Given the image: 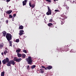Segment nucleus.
<instances>
[{
    "label": "nucleus",
    "instance_id": "f257e3e1",
    "mask_svg": "<svg viewBox=\"0 0 76 76\" xmlns=\"http://www.w3.org/2000/svg\"><path fill=\"white\" fill-rule=\"evenodd\" d=\"M6 37L7 41H9L10 46L12 47V41H10V40H12V34H10L7 33L6 35Z\"/></svg>",
    "mask_w": 76,
    "mask_h": 76
},
{
    "label": "nucleus",
    "instance_id": "f03ea898",
    "mask_svg": "<svg viewBox=\"0 0 76 76\" xmlns=\"http://www.w3.org/2000/svg\"><path fill=\"white\" fill-rule=\"evenodd\" d=\"M26 60H27L26 61H27V63L28 64L31 65V64L33 63V62H32V59L31 58V57H28V58L26 59Z\"/></svg>",
    "mask_w": 76,
    "mask_h": 76
},
{
    "label": "nucleus",
    "instance_id": "7ed1b4c3",
    "mask_svg": "<svg viewBox=\"0 0 76 76\" xmlns=\"http://www.w3.org/2000/svg\"><path fill=\"white\" fill-rule=\"evenodd\" d=\"M6 64L7 66H11V64H12V65L15 64V62L13 60H10L8 63L7 64Z\"/></svg>",
    "mask_w": 76,
    "mask_h": 76
},
{
    "label": "nucleus",
    "instance_id": "20e7f679",
    "mask_svg": "<svg viewBox=\"0 0 76 76\" xmlns=\"http://www.w3.org/2000/svg\"><path fill=\"white\" fill-rule=\"evenodd\" d=\"M9 61V58H6L2 61V63L4 64H5L6 63H8Z\"/></svg>",
    "mask_w": 76,
    "mask_h": 76
},
{
    "label": "nucleus",
    "instance_id": "39448f33",
    "mask_svg": "<svg viewBox=\"0 0 76 76\" xmlns=\"http://www.w3.org/2000/svg\"><path fill=\"white\" fill-rule=\"evenodd\" d=\"M22 60V58H18L16 57H15L13 59V61H16V62H20Z\"/></svg>",
    "mask_w": 76,
    "mask_h": 76
},
{
    "label": "nucleus",
    "instance_id": "423d86ee",
    "mask_svg": "<svg viewBox=\"0 0 76 76\" xmlns=\"http://www.w3.org/2000/svg\"><path fill=\"white\" fill-rule=\"evenodd\" d=\"M48 11L46 13V15H51V10L50 9L49 7H48Z\"/></svg>",
    "mask_w": 76,
    "mask_h": 76
},
{
    "label": "nucleus",
    "instance_id": "0eeeda50",
    "mask_svg": "<svg viewBox=\"0 0 76 76\" xmlns=\"http://www.w3.org/2000/svg\"><path fill=\"white\" fill-rule=\"evenodd\" d=\"M19 34L20 36H22L23 34V33L24 32V31L23 30H21L19 31Z\"/></svg>",
    "mask_w": 76,
    "mask_h": 76
},
{
    "label": "nucleus",
    "instance_id": "6e6552de",
    "mask_svg": "<svg viewBox=\"0 0 76 76\" xmlns=\"http://www.w3.org/2000/svg\"><path fill=\"white\" fill-rule=\"evenodd\" d=\"M60 20L61 22V25H63V24L64 23V22H65V20L64 19L61 18L60 19Z\"/></svg>",
    "mask_w": 76,
    "mask_h": 76
},
{
    "label": "nucleus",
    "instance_id": "1a4fd4ad",
    "mask_svg": "<svg viewBox=\"0 0 76 76\" xmlns=\"http://www.w3.org/2000/svg\"><path fill=\"white\" fill-rule=\"evenodd\" d=\"M13 11L12 10H9L8 11H7L6 12V13L7 14H8V15H10L12 12Z\"/></svg>",
    "mask_w": 76,
    "mask_h": 76
},
{
    "label": "nucleus",
    "instance_id": "9d476101",
    "mask_svg": "<svg viewBox=\"0 0 76 76\" xmlns=\"http://www.w3.org/2000/svg\"><path fill=\"white\" fill-rule=\"evenodd\" d=\"M28 1V0H25L24 1H23V6H25L26 4V3Z\"/></svg>",
    "mask_w": 76,
    "mask_h": 76
},
{
    "label": "nucleus",
    "instance_id": "9b49d317",
    "mask_svg": "<svg viewBox=\"0 0 76 76\" xmlns=\"http://www.w3.org/2000/svg\"><path fill=\"white\" fill-rule=\"evenodd\" d=\"M7 34V33H6V32L5 31H4L2 32V34H3V36L4 37H6V34Z\"/></svg>",
    "mask_w": 76,
    "mask_h": 76
},
{
    "label": "nucleus",
    "instance_id": "f8f14e48",
    "mask_svg": "<svg viewBox=\"0 0 76 76\" xmlns=\"http://www.w3.org/2000/svg\"><path fill=\"white\" fill-rule=\"evenodd\" d=\"M44 69L43 68L40 69V73H42H42L44 72Z\"/></svg>",
    "mask_w": 76,
    "mask_h": 76
},
{
    "label": "nucleus",
    "instance_id": "ddd939ff",
    "mask_svg": "<svg viewBox=\"0 0 76 76\" xmlns=\"http://www.w3.org/2000/svg\"><path fill=\"white\" fill-rule=\"evenodd\" d=\"M3 46H4V44L2 43H1L0 44V48L1 49L3 47Z\"/></svg>",
    "mask_w": 76,
    "mask_h": 76
},
{
    "label": "nucleus",
    "instance_id": "4468645a",
    "mask_svg": "<svg viewBox=\"0 0 76 76\" xmlns=\"http://www.w3.org/2000/svg\"><path fill=\"white\" fill-rule=\"evenodd\" d=\"M17 56L19 58H20V57H22V55L20 53H17Z\"/></svg>",
    "mask_w": 76,
    "mask_h": 76
},
{
    "label": "nucleus",
    "instance_id": "2eb2a0df",
    "mask_svg": "<svg viewBox=\"0 0 76 76\" xmlns=\"http://www.w3.org/2000/svg\"><path fill=\"white\" fill-rule=\"evenodd\" d=\"M19 29H23V26L21 25L18 28Z\"/></svg>",
    "mask_w": 76,
    "mask_h": 76
},
{
    "label": "nucleus",
    "instance_id": "dca6fc26",
    "mask_svg": "<svg viewBox=\"0 0 76 76\" xmlns=\"http://www.w3.org/2000/svg\"><path fill=\"white\" fill-rule=\"evenodd\" d=\"M48 70H50V69H51L53 68V66H51L50 65L48 66Z\"/></svg>",
    "mask_w": 76,
    "mask_h": 76
},
{
    "label": "nucleus",
    "instance_id": "f3484780",
    "mask_svg": "<svg viewBox=\"0 0 76 76\" xmlns=\"http://www.w3.org/2000/svg\"><path fill=\"white\" fill-rule=\"evenodd\" d=\"M22 57L23 58H25V57H26V55L24 54H23L22 55Z\"/></svg>",
    "mask_w": 76,
    "mask_h": 76
},
{
    "label": "nucleus",
    "instance_id": "a211bd4d",
    "mask_svg": "<svg viewBox=\"0 0 76 76\" xmlns=\"http://www.w3.org/2000/svg\"><path fill=\"white\" fill-rule=\"evenodd\" d=\"M66 47H64L63 49L62 48H61V51H64L65 50H66Z\"/></svg>",
    "mask_w": 76,
    "mask_h": 76
},
{
    "label": "nucleus",
    "instance_id": "6ab92c4d",
    "mask_svg": "<svg viewBox=\"0 0 76 76\" xmlns=\"http://www.w3.org/2000/svg\"><path fill=\"white\" fill-rule=\"evenodd\" d=\"M20 51V49H18L16 50V52L18 53H19Z\"/></svg>",
    "mask_w": 76,
    "mask_h": 76
},
{
    "label": "nucleus",
    "instance_id": "aec40b11",
    "mask_svg": "<svg viewBox=\"0 0 76 76\" xmlns=\"http://www.w3.org/2000/svg\"><path fill=\"white\" fill-rule=\"evenodd\" d=\"M36 67V65H34L31 66V68L32 69H34Z\"/></svg>",
    "mask_w": 76,
    "mask_h": 76
},
{
    "label": "nucleus",
    "instance_id": "412c9836",
    "mask_svg": "<svg viewBox=\"0 0 76 76\" xmlns=\"http://www.w3.org/2000/svg\"><path fill=\"white\" fill-rule=\"evenodd\" d=\"M8 53V51H7V50H6L4 52V55H6V53Z\"/></svg>",
    "mask_w": 76,
    "mask_h": 76
},
{
    "label": "nucleus",
    "instance_id": "4be33fe9",
    "mask_svg": "<svg viewBox=\"0 0 76 76\" xmlns=\"http://www.w3.org/2000/svg\"><path fill=\"white\" fill-rule=\"evenodd\" d=\"M1 76H4V72H2L1 73Z\"/></svg>",
    "mask_w": 76,
    "mask_h": 76
},
{
    "label": "nucleus",
    "instance_id": "5701e85b",
    "mask_svg": "<svg viewBox=\"0 0 76 76\" xmlns=\"http://www.w3.org/2000/svg\"><path fill=\"white\" fill-rule=\"evenodd\" d=\"M13 18V16H12V15L10 14L9 15V19H11V18Z\"/></svg>",
    "mask_w": 76,
    "mask_h": 76
},
{
    "label": "nucleus",
    "instance_id": "b1692460",
    "mask_svg": "<svg viewBox=\"0 0 76 76\" xmlns=\"http://www.w3.org/2000/svg\"><path fill=\"white\" fill-rule=\"evenodd\" d=\"M48 26H52L53 24L52 23H49L48 24Z\"/></svg>",
    "mask_w": 76,
    "mask_h": 76
},
{
    "label": "nucleus",
    "instance_id": "393cba45",
    "mask_svg": "<svg viewBox=\"0 0 76 76\" xmlns=\"http://www.w3.org/2000/svg\"><path fill=\"white\" fill-rule=\"evenodd\" d=\"M45 1H48V2H49V3H51V1L50 0H45Z\"/></svg>",
    "mask_w": 76,
    "mask_h": 76
},
{
    "label": "nucleus",
    "instance_id": "a878e982",
    "mask_svg": "<svg viewBox=\"0 0 76 76\" xmlns=\"http://www.w3.org/2000/svg\"><path fill=\"white\" fill-rule=\"evenodd\" d=\"M31 7H32V8H34V7H35V5H34V4H32L31 6Z\"/></svg>",
    "mask_w": 76,
    "mask_h": 76
},
{
    "label": "nucleus",
    "instance_id": "bb28decb",
    "mask_svg": "<svg viewBox=\"0 0 76 76\" xmlns=\"http://www.w3.org/2000/svg\"><path fill=\"white\" fill-rule=\"evenodd\" d=\"M54 12H60V11H59V10H56Z\"/></svg>",
    "mask_w": 76,
    "mask_h": 76
},
{
    "label": "nucleus",
    "instance_id": "cd10ccee",
    "mask_svg": "<svg viewBox=\"0 0 76 76\" xmlns=\"http://www.w3.org/2000/svg\"><path fill=\"white\" fill-rule=\"evenodd\" d=\"M16 42H19V39H16Z\"/></svg>",
    "mask_w": 76,
    "mask_h": 76
},
{
    "label": "nucleus",
    "instance_id": "c85d7f7f",
    "mask_svg": "<svg viewBox=\"0 0 76 76\" xmlns=\"http://www.w3.org/2000/svg\"><path fill=\"white\" fill-rule=\"evenodd\" d=\"M63 18H63L64 20L65 19H66L67 17H66V16L64 15L63 16Z\"/></svg>",
    "mask_w": 76,
    "mask_h": 76
},
{
    "label": "nucleus",
    "instance_id": "c756f323",
    "mask_svg": "<svg viewBox=\"0 0 76 76\" xmlns=\"http://www.w3.org/2000/svg\"><path fill=\"white\" fill-rule=\"evenodd\" d=\"M23 52L24 53H27V51H26V50H23Z\"/></svg>",
    "mask_w": 76,
    "mask_h": 76
},
{
    "label": "nucleus",
    "instance_id": "7c9ffc66",
    "mask_svg": "<svg viewBox=\"0 0 76 76\" xmlns=\"http://www.w3.org/2000/svg\"><path fill=\"white\" fill-rule=\"evenodd\" d=\"M29 5L30 7H31V6H32V4H31V2H30L29 3Z\"/></svg>",
    "mask_w": 76,
    "mask_h": 76
},
{
    "label": "nucleus",
    "instance_id": "2f4dec72",
    "mask_svg": "<svg viewBox=\"0 0 76 76\" xmlns=\"http://www.w3.org/2000/svg\"><path fill=\"white\" fill-rule=\"evenodd\" d=\"M30 68V67L28 65L27 66V70H29Z\"/></svg>",
    "mask_w": 76,
    "mask_h": 76
},
{
    "label": "nucleus",
    "instance_id": "473e14b6",
    "mask_svg": "<svg viewBox=\"0 0 76 76\" xmlns=\"http://www.w3.org/2000/svg\"><path fill=\"white\" fill-rule=\"evenodd\" d=\"M45 70H48V66L46 67V68H45Z\"/></svg>",
    "mask_w": 76,
    "mask_h": 76
},
{
    "label": "nucleus",
    "instance_id": "72a5a7b5",
    "mask_svg": "<svg viewBox=\"0 0 76 76\" xmlns=\"http://www.w3.org/2000/svg\"><path fill=\"white\" fill-rule=\"evenodd\" d=\"M53 21V19H50L49 20V22H52Z\"/></svg>",
    "mask_w": 76,
    "mask_h": 76
},
{
    "label": "nucleus",
    "instance_id": "f704fd0d",
    "mask_svg": "<svg viewBox=\"0 0 76 76\" xmlns=\"http://www.w3.org/2000/svg\"><path fill=\"white\" fill-rule=\"evenodd\" d=\"M16 16V14H14L13 15V17H15Z\"/></svg>",
    "mask_w": 76,
    "mask_h": 76
},
{
    "label": "nucleus",
    "instance_id": "c9c22d12",
    "mask_svg": "<svg viewBox=\"0 0 76 76\" xmlns=\"http://www.w3.org/2000/svg\"><path fill=\"white\" fill-rule=\"evenodd\" d=\"M8 22H9V20H6V23H8Z\"/></svg>",
    "mask_w": 76,
    "mask_h": 76
},
{
    "label": "nucleus",
    "instance_id": "e433bc0d",
    "mask_svg": "<svg viewBox=\"0 0 76 76\" xmlns=\"http://www.w3.org/2000/svg\"><path fill=\"white\" fill-rule=\"evenodd\" d=\"M66 9H69V7L66 6Z\"/></svg>",
    "mask_w": 76,
    "mask_h": 76
},
{
    "label": "nucleus",
    "instance_id": "4c0bfd02",
    "mask_svg": "<svg viewBox=\"0 0 76 76\" xmlns=\"http://www.w3.org/2000/svg\"><path fill=\"white\" fill-rule=\"evenodd\" d=\"M10 1V0H7V2H9V1Z\"/></svg>",
    "mask_w": 76,
    "mask_h": 76
},
{
    "label": "nucleus",
    "instance_id": "58836bf2",
    "mask_svg": "<svg viewBox=\"0 0 76 76\" xmlns=\"http://www.w3.org/2000/svg\"><path fill=\"white\" fill-rule=\"evenodd\" d=\"M42 68H45V66H42Z\"/></svg>",
    "mask_w": 76,
    "mask_h": 76
},
{
    "label": "nucleus",
    "instance_id": "ea45409f",
    "mask_svg": "<svg viewBox=\"0 0 76 76\" xmlns=\"http://www.w3.org/2000/svg\"><path fill=\"white\" fill-rule=\"evenodd\" d=\"M1 61L0 60V65H1Z\"/></svg>",
    "mask_w": 76,
    "mask_h": 76
},
{
    "label": "nucleus",
    "instance_id": "a19ab883",
    "mask_svg": "<svg viewBox=\"0 0 76 76\" xmlns=\"http://www.w3.org/2000/svg\"><path fill=\"white\" fill-rule=\"evenodd\" d=\"M4 54V53H3V52H2V53H1V55H2V56H3V55Z\"/></svg>",
    "mask_w": 76,
    "mask_h": 76
},
{
    "label": "nucleus",
    "instance_id": "79ce46f5",
    "mask_svg": "<svg viewBox=\"0 0 76 76\" xmlns=\"http://www.w3.org/2000/svg\"><path fill=\"white\" fill-rule=\"evenodd\" d=\"M5 50H8V49H7V48H5Z\"/></svg>",
    "mask_w": 76,
    "mask_h": 76
},
{
    "label": "nucleus",
    "instance_id": "37998d69",
    "mask_svg": "<svg viewBox=\"0 0 76 76\" xmlns=\"http://www.w3.org/2000/svg\"><path fill=\"white\" fill-rule=\"evenodd\" d=\"M54 1H58V0H53Z\"/></svg>",
    "mask_w": 76,
    "mask_h": 76
},
{
    "label": "nucleus",
    "instance_id": "c03bdc74",
    "mask_svg": "<svg viewBox=\"0 0 76 76\" xmlns=\"http://www.w3.org/2000/svg\"><path fill=\"white\" fill-rule=\"evenodd\" d=\"M69 46H70V45H69V46H68V47H69Z\"/></svg>",
    "mask_w": 76,
    "mask_h": 76
},
{
    "label": "nucleus",
    "instance_id": "a18cd8bd",
    "mask_svg": "<svg viewBox=\"0 0 76 76\" xmlns=\"http://www.w3.org/2000/svg\"><path fill=\"white\" fill-rule=\"evenodd\" d=\"M1 67V66H0V69Z\"/></svg>",
    "mask_w": 76,
    "mask_h": 76
},
{
    "label": "nucleus",
    "instance_id": "49530a36",
    "mask_svg": "<svg viewBox=\"0 0 76 76\" xmlns=\"http://www.w3.org/2000/svg\"><path fill=\"white\" fill-rule=\"evenodd\" d=\"M12 21H13V20H12Z\"/></svg>",
    "mask_w": 76,
    "mask_h": 76
}]
</instances>
